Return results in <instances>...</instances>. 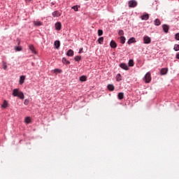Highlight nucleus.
<instances>
[{
	"label": "nucleus",
	"instance_id": "obj_5",
	"mask_svg": "<svg viewBox=\"0 0 179 179\" xmlns=\"http://www.w3.org/2000/svg\"><path fill=\"white\" fill-rule=\"evenodd\" d=\"M120 68L124 69V71H129V67L127 65L126 63H121L119 65Z\"/></svg>",
	"mask_w": 179,
	"mask_h": 179
},
{
	"label": "nucleus",
	"instance_id": "obj_33",
	"mask_svg": "<svg viewBox=\"0 0 179 179\" xmlns=\"http://www.w3.org/2000/svg\"><path fill=\"white\" fill-rule=\"evenodd\" d=\"M72 9H73L75 12H78V10H79V7L78 6H74L72 7Z\"/></svg>",
	"mask_w": 179,
	"mask_h": 179
},
{
	"label": "nucleus",
	"instance_id": "obj_24",
	"mask_svg": "<svg viewBox=\"0 0 179 179\" xmlns=\"http://www.w3.org/2000/svg\"><path fill=\"white\" fill-rule=\"evenodd\" d=\"M30 122H31V120L30 119V117H26L24 119V123L30 124Z\"/></svg>",
	"mask_w": 179,
	"mask_h": 179
},
{
	"label": "nucleus",
	"instance_id": "obj_13",
	"mask_svg": "<svg viewBox=\"0 0 179 179\" xmlns=\"http://www.w3.org/2000/svg\"><path fill=\"white\" fill-rule=\"evenodd\" d=\"M54 45L57 50L61 47V42L59 41H55L54 43Z\"/></svg>",
	"mask_w": 179,
	"mask_h": 179
},
{
	"label": "nucleus",
	"instance_id": "obj_1",
	"mask_svg": "<svg viewBox=\"0 0 179 179\" xmlns=\"http://www.w3.org/2000/svg\"><path fill=\"white\" fill-rule=\"evenodd\" d=\"M12 94L13 97H18V99H20V100L24 99V94H23V92H20L19 89L17 88L13 90Z\"/></svg>",
	"mask_w": 179,
	"mask_h": 179
},
{
	"label": "nucleus",
	"instance_id": "obj_35",
	"mask_svg": "<svg viewBox=\"0 0 179 179\" xmlns=\"http://www.w3.org/2000/svg\"><path fill=\"white\" fill-rule=\"evenodd\" d=\"M175 39L179 41V32L175 34Z\"/></svg>",
	"mask_w": 179,
	"mask_h": 179
},
{
	"label": "nucleus",
	"instance_id": "obj_41",
	"mask_svg": "<svg viewBox=\"0 0 179 179\" xmlns=\"http://www.w3.org/2000/svg\"><path fill=\"white\" fill-rule=\"evenodd\" d=\"M176 58L177 59H179V52H178V53L176 54Z\"/></svg>",
	"mask_w": 179,
	"mask_h": 179
},
{
	"label": "nucleus",
	"instance_id": "obj_6",
	"mask_svg": "<svg viewBox=\"0 0 179 179\" xmlns=\"http://www.w3.org/2000/svg\"><path fill=\"white\" fill-rule=\"evenodd\" d=\"M55 27L56 30L59 31V30H61V29H62V24H61V22H57L55 23Z\"/></svg>",
	"mask_w": 179,
	"mask_h": 179
},
{
	"label": "nucleus",
	"instance_id": "obj_23",
	"mask_svg": "<svg viewBox=\"0 0 179 179\" xmlns=\"http://www.w3.org/2000/svg\"><path fill=\"white\" fill-rule=\"evenodd\" d=\"M116 80L117 82H121V80H122V78H121V73L117 74Z\"/></svg>",
	"mask_w": 179,
	"mask_h": 179
},
{
	"label": "nucleus",
	"instance_id": "obj_2",
	"mask_svg": "<svg viewBox=\"0 0 179 179\" xmlns=\"http://www.w3.org/2000/svg\"><path fill=\"white\" fill-rule=\"evenodd\" d=\"M143 80L145 83H150L152 80V77L150 76V73L148 72L145 74V76L143 78Z\"/></svg>",
	"mask_w": 179,
	"mask_h": 179
},
{
	"label": "nucleus",
	"instance_id": "obj_38",
	"mask_svg": "<svg viewBox=\"0 0 179 179\" xmlns=\"http://www.w3.org/2000/svg\"><path fill=\"white\" fill-rule=\"evenodd\" d=\"M29 99H25L24 101V104L25 106H27V105L29 104Z\"/></svg>",
	"mask_w": 179,
	"mask_h": 179
},
{
	"label": "nucleus",
	"instance_id": "obj_36",
	"mask_svg": "<svg viewBox=\"0 0 179 179\" xmlns=\"http://www.w3.org/2000/svg\"><path fill=\"white\" fill-rule=\"evenodd\" d=\"M98 36H103V31L101 29L98 30Z\"/></svg>",
	"mask_w": 179,
	"mask_h": 179
},
{
	"label": "nucleus",
	"instance_id": "obj_4",
	"mask_svg": "<svg viewBox=\"0 0 179 179\" xmlns=\"http://www.w3.org/2000/svg\"><path fill=\"white\" fill-rule=\"evenodd\" d=\"M143 43L144 44H150L152 43V38L148 36H145L143 37Z\"/></svg>",
	"mask_w": 179,
	"mask_h": 179
},
{
	"label": "nucleus",
	"instance_id": "obj_17",
	"mask_svg": "<svg viewBox=\"0 0 179 179\" xmlns=\"http://www.w3.org/2000/svg\"><path fill=\"white\" fill-rule=\"evenodd\" d=\"M133 43H136V39L134 37L130 38L127 41V44H132Z\"/></svg>",
	"mask_w": 179,
	"mask_h": 179
},
{
	"label": "nucleus",
	"instance_id": "obj_32",
	"mask_svg": "<svg viewBox=\"0 0 179 179\" xmlns=\"http://www.w3.org/2000/svg\"><path fill=\"white\" fill-rule=\"evenodd\" d=\"M128 64H129V66H134V59H129Z\"/></svg>",
	"mask_w": 179,
	"mask_h": 179
},
{
	"label": "nucleus",
	"instance_id": "obj_19",
	"mask_svg": "<svg viewBox=\"0 0 179 179\" xmlns=\"http://www.w3.org/2000/svg\"><path fill=\"white\" fill-rule=\"evenodd\" d=\"M62 62L63 64H64L65 65H69V64H71V62H69V60L66 59V58L63 57L62 58Z\"/></svg>",
	"mask_w": 179,
	"mask_h": 179
},
{
	"label": "nucleus",
	"instance_id": "obj_29",
	"mask_svg": "<svg viewBox=\"0 0 179 179\" xmlns=\"http://www.w3.org/2000/svg\"><path fill=\"white\" fill-rule=\"evenodd\" d=\"M103 41H104V37H100L98 39L99 44H103Z\"/></svg>",
	"mask_w": 179,
	"mask_h": 179
},
{
	"label": "nucleus",
	"instance_id": "obj_34",
	"mask_svg": "<svg viewBox=\"0 0 179 179\" xmlns=\"http://www.w3.org/2000/svg\"><path fill=\"white\" fill-rule=\"evenodd\" d=\"M118 34L119 36H124V31L122 29L119 30Z\"/></svg>",
	"mask_w": 179,
	"mask_h": 179
},
{
	"label": "nucleus",
	"instance_id": "obj_40",
	"mask_svg": "<svg viewBox=\"0 0 179 179\" xmlns=\"http://www.w3.org/2000/svg\"><path fill=\"white\" fill-rule=\"evenodd\" d=\"M53 5H55V1H52L51 3H50V6H51V8H52V6Z\"/></svg>",
	"mask_w": 179,
	"mask_h": 179
},
{
	"label": "nucleus",
	"instance_id": "obj_7",
	"mask_svg": "<svg viewBox=\"0 0 179 179\" xmlns=\"http://www.w3.org/2000/svg\"><path fill=\"white\" fill-rule=\"evenodd\" d=\"M162 28H163L164 31L166 34L169 33V30H170V26H169L168 24H164L162 25Z\"/></svg>",
	"mask_w": 179,
	"mask_h": 179
},
{
	"label": "nucleus",
	"instance_id": "obj_27",
	"mask_svg": "<svg viewBox=\"0 0 179 179\" xmlns=\"http://www.w3.org/2000/svg\"><path fill=\"white\" fill-rule=\"evenodd\" d=\"M2 65H3V69H4V71H6V69H8V65L6 64V62H3Z\"/></svg>",
	"mask_w": 179,
	"mask_h": 179
},
{
	"label": "nucleus",
	"instance_id": "obj_39",
	"mask_svg": "<svg viewBox=\"0 0 179 179\" xmlns=\"http://www.w3.org/2000/svg\"><path fill=\"white\" fill-rule=\"evenodd\" d=\"M83 51V48H80L78 52V54L82 53V52Z\"/></svg>",
	"mask_w": 179,
	"mask_h": 179
},
{
	"label": "nucleus",
	"instance_id": "obj_31",
	"mask_svg": "<svg viewBox=\"0 0 179 179\" xmlns=\"http://www.w3.org/2000/svg\"><path fill=\"white\" fill-rule=\"evenodd\" d=\"M174 51H179V44H175L173 47Z\"/></svg>",
	"mask_w": 179,
	"mask_h": 179
},
{
	"label": "nucleus",
	"instance_id": "obj_16",
	"mask_svg": "<svg viewBox=\"0 0 179 179\" xmlns=\"http://www.w3.org/2000/svg\"><path fill=\"white\" fill-rule=\"evenodd\" d=\"M107 89L110 90V92H114L115 87L113 84H108L107 86Z\"/></svg>",
	"mask_w": 179,
	"mask_h": 179
},
{
	"label": "nucleus",
	"instance_id": "obj_42",
	"mask_svg": "<svg viewBox=\"0 0 179 179\" xmlns=\"http://www.w3.org/2000/svg\"><path fill=\"white\" fill-rule=\"evenodd\" d=\"M26 3H29V2H31V0H25Z\"/></svg>",
	"mask_w": 179,
	"mask_h": 179
},
{
	"label": "nucleus",
	"instance_id": "obj_20",
	"mask_svg": "<svg viewBox=\"0 0 179 179\" xmlns=\"http://www.w3.org/2000/svg\"><path fill=\"white\" fill-rule=\"evenodd\" d=\"M80 82H86L87 80V77L86 76H82L80 77Z\"/></svg>",
	"mask_w": 179,
	"mask_h": 179
},
{
	"label": "nucleus",
	"instance_id": "obj_11",
	"mask_svg": "<svg viewBox=\"0 0 179 179\" xmlns=\"http://www.w3.org/2000/svg\"><path fill=\"white\" fill-rule=\"evenodd\" d=\"M26 79V76H20L19 83L20 85H23L24 83V80Z\"/></svg>",
	"mask_w": 179,
	"mask_h": 179
},
{
	"label": "nucleus",
	"instance_id": "obj_10",
	"mask_svg": "<svg viewBox=\"0 0 179 179\" xmlns=\"http://www.w3.org/2000/svg\"><path fill=\"white\" fill-rule=\"evenodd\" d=\"M168 72H169V69L167 68H163L160 71V73L162 76L167 75Z\"/></svg>",
	"mask_w": 179,
	"mask_h": 179
},
{
	"label": "nucleus",
	"instance_id": "obj_26",
	"mask_svg": "<svg viewBox=\"0 0 179 179\" xmlns=\"http://www.w3.org/2000/svg\"><path fill=\"white\" fill-rule=\"evenodd\" d=\"M6 107H8V101L4 100L3 104L1 105V108H6Z\"/></svg>",
	"mask_w": 179,
	"mask_h": 179
},
{
	"label": "nucleus",
	"instance_id": "obj_28",
	"mask_svg": "<svg viewBox=\"0 0 179 179\" xmlns=\"http://www.w3.org/2000/svg\"><path fill=\"white\" fill-rule=\"evenodd\" d=\"M82 59V57L81 56H76L74 57V60L76 61L77 62H79V61H80Z\"/></svg>",
	"mask_w": 179,
	"mask_h": 179
},
{
	"label": "nucleus",
	"instance_id": "obj_43",
	"mask_svg": "<svg viewBox=\"0 0 179 179\" xmlns=\"http://www.w3.org/2000/svg\"><path fill=\"white\" fill-rule=\"evenodd\" d=\"M178 1H179V0H178Z\"/></svg>",
	"mask_w": 179,
	"mask_h": 179
},
{
	"label": "nucleus",
	"instance_id": "obj_9",
	"mask_svg": "<svg viewBox=\"0 0 179 179\" xmlns=\"http://www.w3.org/2000/svg\"><path fill=\"white\" fill-rule=\"evenodd\" d=\"M29 50H30L31 52H32V54H37V52L36 51V49L34 48V45H29Z\"/></svg>",
	"mask_w": 179,
	"mask_h": 179
},
{
	"label": "nucleus",
	"instance_id": "obj_30",
	"mask_svg": "<svg viewBox=\"0 0 179 179\" xmlns=\"http://www.w3.org/2000/svg\"><path fill=\"white\" fill-rule=\"evenodd\" d=\"M54 73H62V70H61L59 69H55L54 70Z\"/></svg>",
	"mask_w": 179,
	"mask_h": 179
},
{
	"label": "nucleus",
	"instance_id": "obj_3",
	"mask_svg": "<svg viewBox=\"0 0 179 179\" xmlns=\"http://www.w3.org/2000/svg\"><path fill=\"white\" fill-rule=\"evenodd\" d=\"M129 8H136L138 6V1L136 0H130L128 1Z\"/></svg>",
	"mask_w": 179,
	"mask_h": 179
},
{
	"label": "nucleus",
	"instance_id": "obj_14",
	"mask_svg": "<svg viewBox=\"0 0 179 179\" xmlns=\"http://www.w3.org/2000/svg\"><path fill=\"white\" fill-rule=\"evenodd\" d=\"M110 48H117V43L112 40L110 43Z\"/></svg>",
	"mask_w": 179,
	"mask_h": 179
},
{
	"label": "nucleus",
	"instance_id": "obj_18",
	"mask_svg": "<svg viewBox=\"0 0 179 179\" xmlns=\"http://www.w3.org/2000/svg\"><path fill=\"white\" fill-rule=\"evenodd\" d=\"M154 24H155V26H160V24H162V22H160V20L156 19V20H155V21H154Z\"/></svg>",
	"mask_w": 179,
	"mask_h": 179
},
{
	"label": "nucleus",
	"instance_id": "obj_12",
	"mask_svg": "<svg viewBox=\"0 0 179 179\" xmlns=\"http://www.w3.org/2000/svg\"><path fill=\"white\" fill-rule=\"evenodd\" d=\"M141 20H149V14H144L141 16Z\"/></svg>",
	"mask_w": 179,
	"mask_h": 179
},
{
	"label": "nucleus",
	"instance_id": "obj_8",
	"mask_svg": "<svg viewBox=\"0 0 179 179\" xmlns=\"http://www.w3.org/2000/svg\"><path fill=\"white\" fill-rule=\"evenodd\" d=\"M52 16H53V17H59V16H61V13L58 10H55L52 13Z\"/></svg>",
	"mask_w": 179,
	"mask_h": 179
},
{
	"label": "nucleus",
	"instance_id": "obj_15",
	"mask_svg": "<svg viewBox=\"0 0 179 179\" xmlns=\"http://www.w3.org/2000/svg\"><path fill=\"white\" fill-rule=\"evenodd\" d=\"M73 54H74V52L72 50V49H69L66 52V55H67V57H73Z\"/></svg>",
	"mask_w": 179,
	"mask_h": 179
},
{
	"label": "nucleus",
	"instance_id": "obj_21",
	"mask_svg": "<svg viewBox=\"0 0 179 179\" xmlns=\"http://www.w3.org/2000/svg\"><path fill=\"white\" fill-rule=\"evenodd\" d=\"M117 99H119V100H122V99H124V92H120L117 94Z\"/></svg>",
	"mask_w": 179,
	"mask_h": 179
},
{
	"label": "nucleus",
	"instance_id": "obj_37",
	"mask_svg": "<svg viewBox=\"0 0 179 179\" xmlns=\"http://www.w3.org/2000/svg\"><path fill=\"white\" fill-rule=\"evenodd\" d=\"M15 51H22V48L19 47V46H16L15 48Z\"/></svg>",
	"mask_w": 179,
	"mask_h": 179
},
{
	"label": "nucleus",
	"instance_id": "obj_22",
	"mask_svg": "<svg viewBox=\"0 0 179 179\" xmlns=\"http://www.w3.org/2000/svg\"><path fill=\"white\" fill-rule=\"evenodd\" d=\"M34 26H43V22H41V21H34Z\"/></svg>",
	"mask_w": 179,
	"mask_h": 179
},
{
	"label": "nucleus",
	"instance_id": "obj_25",
	"mask_svg": "<svg viewBox=\"0 0 179 179\" xmlns=\"http://www.w3.org/2000/svg\"><path fill=\"white\" fill-rule=\"evenodd\" d=\"M120 40L121 44H125V41L127 39L125 38V36H120Z\"/></svg>",
	"mask_w": 179,
	"mask_h": 179
}]
</instances>
